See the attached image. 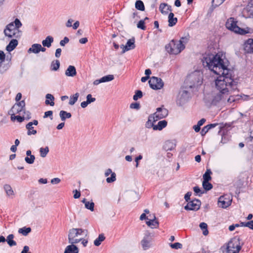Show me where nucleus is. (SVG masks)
Returning a JSON list of instances; mask_svg holds the SVG:
<instances>
[{
	"label": "nucleus",
	"mask_w": 253,
	"mask_h": 253,
	"mask_svg": "<svg viewBox=\"0 0 253 253\" xmlns=\"http://www.w3.org/2000/svg\"><path fill=\"white\" fill-rule=\"evenodd\" d=\"M232 74V70L225 69L215 80V86L218 92L213 96V103L224 101L229 94L237 90V82L234 80Z\"/></svg>",
	"instance_id": "obj_1"
},
{
	"label": "nucleus",
	"mask_w": 253,
	"mask_h": 253,
	"mask_svg": "<svg viewBox=\"0 0 253 253\" xmlns=\"http://www.w3.org/2000/svg\"><path fill=\"white\" fill-rule=\"evenodd\" d=\"M223 55L219 53L213 54L211 53L205 54L202 59L203 65L207 67L215 74L220 75L221 73L225 69H229L228 61L224 59Z\"/></svg>",
	"instance_id": "obj_2"
},
{
	"label": "nucleus",
	"mask_w": 253,
	"mask_h": 253,
	"mask_svg": "<svg viewBox=\"0 0 253 253\" xmlns=\"http://www.w3.org/2000/svg\"><path fill=\"white\" fill-rule=\"evenodd\" d=\"M22 24L19 19L16 18L13 22L7 25L3 31L4 35L9 38H20L22 32L19 28Z\"/></svg>",
	"instance_id": "obj_3"
},
{
	"label": "nucleus",
	"mask_w": 253,
	"mask_h": 253,
	"mask_svg": "<svg viewBox=\"0 0 253 253\" xmlns=\"http://www.w3.org/2000/svg\"><path fill=\"white\" fill-rule=\"evenodd\" d=\"M188 41V39L186 37H182L178 41L172 40L166 45V49L170 54H178L185 48V44Z\"/></svg>",
	"instance_id": "obj_4"
},
{
	"label": "nucleus",
	"mask_w": 253,
	"mask_h": 253,
	"mask_svg": "<svg viewBox=\"0 0 253 253\" xmlns=\"http://www.w3.org/2000/svg\"><path fill=\"white\" fill-rule=\"evenodd\" d=\"M88 235V231L82 228H72L69 230L68 239L70 244H76L82 240V238L86 237Z\"/></svg>",
	"instance_id": "obj_5"
},
{
	"label": "nucleus",
	"mask_w": 253,
	"mask_h": 253,
	"mask_svg": "<svg viewBox=\"0 0 253 253\" xmlns=\"http://www.w3.org/2000/svg\"><path fill=\"white\" fill-rule=\"evenodd\" d=\"M203 83V75L200 71H195L189 74L185 80L187 87L198 86Z\"/></svg>",
	"instance_id": "obj_6"
},
{
	"label": "nucleus",
	"mask_w": 253,
	"mask_h": 253,
	"mask_svg": "<svg viewBox=\"0 0 253 253\" xmlns=\"http://www.w3.org/2000/svg\"><path fill=\"white\" fill-rule=\"evenodd\" d=\"M226 27L228 29L241 35H245L248 33L244 29L238 27L237 25V21L232 17L227 20L226 22Z\"/></svg>",
	"instance_id": "obj_7"
},
{
	"label": "nucleus",
	"mask_w": 253,
	"mask_h": 253,
	"mask_svg": "<svg viewBox=\"0 0 253 253\" xmlns=\"http://www.w3.org/2000/svg\"><path fill=\"white\" fill-rule=\"evenodd\" d=\"M241 249L240 239L236 237L231 239L229 242L227 247V251L228 253H238Z\"/></svg>",
	"instance_id": "obj_8"
},
{
	"label": "nucleus",
	"mask_w": 253,
	"mask_h": 253,
	"mask_svg": "<svg viewBox=\"0 0 253 253\" xmlns=\"http://www.w3.org/2000/svg\"><path fill=\"white\" fill-rule=\"evenodd\" d=\"M153 237V235L148 231L145 232L144 237L141 241V245L144 250H148L151 247Z\"/></svg>",
	"instance_id": "obj_9"
},
{
	"label": "nucleus",
	"mask_w": 253,
	"mask_h": 253,
	"mask_svg": "<svg viewBox=\"0 0 253 253\" xmlns=\"http://www.w3.org/2000/svg\"><path fill=\"white\" fill-rule=\"evenodd\" d=\"M150 87L155 90L161 89L164 86V82L161 78L152 77L149 81Z\"/></svg>",
	"instance_id": "obj_10"
},
{
	"label": "nucleus",
	"mask_w": 253,
	"mask_h": 253,
	"mask_svg": "<svg viewBox=\"0 0 253 253\" xmlns=\"http://www.w3.org/2000/svg\"><path fill=\"white\" fill-rule=\"evenodd\" d=\"M190 96V93L188 91L185 89H181L179 92L177 103L179 105H182L188 100Z\"/></svg>",
	"instance_id": "obj_11"
},
{
	"label": "nucleus",
	"mask_w": 253,
	"mask_h": 253,
	"mask_svg": "<svg viewBox=\"0 0 253 253\" xmlns=\"http://www.w3.org/2000/svg\"><path fill=\"white\" fill-rule=\"evenodd\" d=\"M201 206V201L198 199H194L188 202L184 209L187 211H197Z\"/></svg>",
	"instance_id": "obj_12"
},
{
	"label": "nucleus",
	"mask_w": 253,
	"mask_h": 253,
	"mask_svg": "<svg viewBox=\"0 0 253 253\" xmlns=\"http://www.w3.org/2000/svg\"><path fill=\"white\" fill-rule=\"evenodd\" d=\"M169 114L168 109L164 108V106L158 108L156 112L153 114L155 118V120H159L166 118Z\"/></svg>",
	"instance_id": "obj_13"
},
{
	"label": "nucleus",
	"mask_w": 253,
	"mask_h": 253,
	"mask_svg": "<svg viewBox=\"0 0 253 253\" xmlns=\"http://www.w3.org/2000/svg\"><path fill=\"white\" fill-rule=\"evenodd\" d=\"M232 200L228 195L220 196L218 199V205L219 207L226 208L231 204Z\"/></svg>",
	"instance_id": "obj_14"
},
{
	"label": "nucleus",
	"mask_w": 253,
	"mask_h": 253,
	"mask_svg": "<svg viewBox=\"0 0 253 253\" xmlns=\"http://www.w3.org/2000/svg\"><path fill=\"white\" fill-rule=\"evenodd\" d=\"M25 106V103L24 100H22L15 103L10 110V113L19 114L24 110Z\"/></svg>",
	"instance_id": "obj_15"
},
{
	"label": "nucleus",
	"mask_w": 253,
	"mask_h": 253,
	"mask_svg": "<svg viewBox=\"0 0 253 253\" xmlns=\"http://www.w3.org/2000/svg\"><path fill=\"white\" fill-rule=\"evenodd\" d=\"M231 94L232 93L230 94L231 95L229 96V95H228L227 99L224 101H223L224 102L227 101V102L231 103L233 102L237 101L241 99L244 100H247L250 97L249 96L244 94L243 95H239L238 94L236 95L235 94Z\"/></svg>",
	"instance_id": "obj_16"
},
{
	"label": "nucleus",
	"mask_w": 253,
	"mask_h": 253,
	"mask_svg": "<svg viewBox=\"0 0 253 253\" xmlns=\"http://www.w3.org/2000/svg\"><path fill=\"white\" fill-rule=\"evenodd\" d=\"M134 42V39L132 38L127 41L126 45H124L123 44L121 45V48L123 49L122 53H124L125 52L130 49H134L135 47Z\"/></svg>",
	"instance_id": "obj_17"
},
{
	"label": "nucleus",
	"mask_w": 253,
	"mask_h": 253,
	"mask_svg": "<svg viewBox=\"0 0 253 253\" xmlns=\"http://www.w3.org/2000/svg\"><path fill=\"white\" fill-rule=\"evenodd\" d=\"M150 219H148L147 221H146V224L151 227V228H156L158 227L159 223L158 221L156 219V217L155 214L149 215Z\"/></svg>",
	"instance_id": "obj_18"
},
{
	"label": "nucleus",
	"mask_w": 253,
	"mask_h": 253,
	"mask_svg": "<svg viewBox=\"0 0 253 253\" xmlns=\"http://www.w3.org/2000/svg\"><path fill=\"white\" fill-rule=\"evenodd\" d=\"M244 49L246 53H253V39H249L245 42Z\"/></svg>",
	"instance_id": "obj_19"
},
{
	"label": "nucleus",
	"mask_w": 253,
	"mask_h": 253,
	"mask_svg": "<svg viewBox=\"0 0 253 253\" xmlns=\"http://www.w3.org/2000/svg\"><path fill=\"white\" fill-rule=\"evenodd\" d=\"M111 174V177L106 178V182L108 183L113 182L116 180V174L114 172H112L111 169H107L105 172V176H108Z\"/></svg>",
	"instance_id": "obj_20"
},
{
	"label": "nucleus",
	"mask_w": 253,
	"mask_h": 253,
	"mask_svg": "<svg viewBox=\"0 0 253 253\" xmlns=\"http://www.w3.org/2000/svg\"><path fill=\"white\" fill-rule=\"evenodd\" d=\"M79 248L74 244H70L65 249L64 253H79Z\"/></svg>",
	"instance_id": "obj_21"
},
{
	"label": "nucleus",
	"mask_w": 253,
	"mask_h": 253,
	"mask_svg": "<svg viewBox=\"0 0 253 253\" xmlns=\"http://www.w3.org/2000/svg\"><path fill=\"white\" fill-rule=\"evenodd\" d=\"M65 75L67 77H75L77 75L76 68L72 65L69 66L65 71Z\"/></svg>",
	"instance_id": "obj_22"
},
{
	"label": "nucleus",
	"mask_w": 253,
	"mask_h": 253,
	"mask_svg": "<svg viewBox=\"0 0 253 253\" xmlns=\"http://www.w3.org/2000/svg\"><path fill=\"white\" fill-rule=\"evenodd\" d=\"M18 44V42L16 39L11 40L8 44L6 47V49L8 52L14 50Z\"/></svg>",
	"instance_id": "obj_23"
},
{
	"label": "nucleus",
	"mask_w": 253,
	"mask_h": 253,
	"mask_svg": "<svg viewBox=\"0 0 253 253\" xmlns=\"http://www.w3.org/2000/svg\"><path fill=\"white\" fill-rule=\"evenodd\" d=\"M159 9L162 13L165 14H168L169 11H172L171 6L165 3L160 4Z\"/></svg>",
	"instance_id": "obj_24"
},
{
	"label": "nucleus",
	"mask_w": 253,
	"mask_h": 253,
	"mask_svg": "<svg viewBox=\"0 0 253 253\" xmlns=\"http://www.w3.org/2000/svg\"><path fill=\"white\" fill-rule=\"evenodd\" d=\"M3 189L6 193V196L12 198L14 196V192L11 186L9 184H5Z\"/></svg>",
	"instance_id": "obj_25"
},
{
	"label": "nucleus",
	"mask_w": 253,
	"mask_h": 253,
	"mask_svg": "<svg viewBox=\"0 0 253 253\" xmlns=\"http://www.w3.org/2000/svg\"><path fill=\"white\" fill-rule=\"evenodd\" d=\"M155 120V118L153 115H150L148 117L147 122L146 123L145 126L148 128H150L151 127L153 128L154 126H155L154 123L157 121V120Z\"/></svg>",
	"instance_id": "obj_26"
},
{
	"label": "nucleus",
	"mask_w": 253,
	"mask_h": 253,
	"mask_svg": "<svg viewBox=\"0 0 253 253\" xmlns=\"http://www.w3.org/2000/svg\"><path fill=\"white\" fill-rule=\"evenodd\" d=\"M217 125V124H211L205 126L202 129L201 131V134L202 136H204L205 134L209 131L211 129Z\"/></svg>",
	"instance_id": "obj_27"
},
{
	"label": "nucleus",
	"mask_w": 253,
	"mask_h": 253,
	"mask_svg": "<svg viewBox=\"0 0 253 253\" xmlns=\"http://www.w3.org/2000/svg\"><path fill=\"white\" fill-rule=\"evenodd\" d=\"M53 38L50 36L46 37L45 40L42 41V44L44 47H50L53 42Z\"/></svg>",
	"instance_id": "obj_28"
},
{
	"label": "nucleus",
	"mask_w": 253,
	"mask_h": 253,
	"mask_svg": "<svg viewBox=\"0 0 253 253\" xmlns=\"http://www.w3.org/2000/svg\"><path fill=\"white\" fill-rule=\"evenodd\" d=\"M167 125V122L166 120L160 121L157 125H155L153 129L155 130H161L165 128Z\"/></svg>",
	"instance_id": "obj_29"
},
{
	"label": "nucleus",
	"mask_w": 253,
	"mask_h": 253,
	"mask_svg": "<svg viewBox=\"0 0 253 253\" xmlns=\"http://www.w3.org/2000/svg\"><path fill=\"white\" fill-rule=\"evenodd\" d=\"M168 19L169 26V27L173 26L177 22V18L174 17V14L172 12H170L169 14Z\"/></svg>",
	"instance_id": "obj_30"
},
{
	"label": "nucleus",
	"mask_w": 253,
	"mask_h": 253,
	"mask_svg": "<svg viewBox=\"0 0 253 253\" xmlns=\"http://www.w3.org/2000/svg\"><path fill=\"white\" fill-rule=\"evenodd\" d=\"M82 202L84 204L85 208L88 210H90L91 211H94V204L93 202H88L84 198Z\"/></svg>",
	"instance_id": "obj_31"
},
{
	"label": "nucleus",
	"mask_w": 253,
	"mask_h": 253,
	"mask_svg": "<svg viewBox=\"0 0 253 253\" xmlns=\"http://www.w3.org/2000/svg\"><path fill=\"white\" fill-rule=\"evenodd\" d=\"M46 100L45 101V103L46 105H50L51 106H54V96L51 94H47L45 96Z\"/></svg>",
	"instance_id": "obj_32"
},
{
	"label": "nucleus",
	"mask_w": 253,
	"mask_h": 253,
	"mask_svg": "<svg viewBox=\"0 0 253 253\" xmlns=\"http://www.w3.org/2000/svg\"><path fill=\"white\" fill-rule=\"evenodd\" d=\"M26 128L28 129L27 134L31 135L32 134H36L37 133L36 130L34 129V127L32 125V122H29L26 126Z\"/></svg>",
	"instance_id": "obj_33"
},
{
	"label": "nucleus",
	"mask_w": 253,
	"mask_h": 253,
	"mask_svg": "<svg viewBox=\"0 0 253 253\" xmlns=\"http://www.w3.org/2000/svg\"><path fill=\"white\" fill-rule=\"evenodd\" d=\"M39 43H34L32 45L31 47L29 48L28 50V52L29 53H34L35 54L39 53Z\"/></svg>",
	"instance_id": "obj_34"
},
{
	"label": "nucleus",
	"mask_w": 253,
	"mask_h": 253,
	"mask_svg": "<svg viewBox=\"0 0 253 253\" xmlns=\"http://www.w3.org/2000/svg\"><path fill=\"white\" fill-rule=\"evenodd\" d=\"M59 116L62 121H64L66 119L70 118L72 116L70 113L67 112L65 111L61 110L59 113Z\"/></svg>",
	"instance_id": "obj_35"
},
{
	"label": "nucleus",
	"mask_w": 253,
	"mask_h": 253,
	"mask_svg": "<svg viewBox=\"0 0 253 253\" xmlns=\"http://www.w3.org/2000/svg\"><path fill=\"white\" fill-rule=\"evenodd\" d=\"M60 62L58 60H55L52 61L50 65V70L51 71H57L60 67Z\"/></svg>",
	"instance_id": "obj_36"
},
{
	"label": "nucleus",
	"mask_w": 253,
	"mask_h": 253,
	"mask_svg": "<svg viewBox=\"0 0 253 253\" xmlns=\"http://www.w3.org/2000/svg\"><path fill=\"white\" fill-rule=\"evenodd\" d=\"M14 235L13 234H9L7 237L6 241L10 247L15 246L16 245V242L13 240Z\"/></svg>",
	"instance_id": "obj_37"
},
{
	"label": "nucleus",
	"mask_w": 253,
	"mask_h": 253,
	"mask_svg": "<svg viewBox=\"0 0 253 253\" xmlns=\"http://www.w3.org/2000/svg\"><path fill=\"white\" fill-rule=\"evenodd\" d=\"M49 150L48 146H46L44 148H40L39 149L40 156L42 158H45L49 152Z\"/></svg>",
	"instance_id": "obj_38"
},
{
	"label": "nucleus",
	"mask_w": 253,
	"mask_h": 253,
	"mask_svg": "<svg viewBox=\"0 0 253 253\" xmlns=\"http://www.w3.org/2000/svg\"><path fill=\"white\" fill-rule=\"evenodd\" d=\"M105 239V237L103 234H99L98 237L94 241V245L96 246H99Z\"/></svg>",
	"instance_id": "obj_39"
},
{
	"label": "nucleus",
	"mask_w": 253,
	"mask_h": 253,
	"mask_svg": "<svg viewBox=\"0 0 253 253\" xmlns=\"http://www.w3.org/2000/svg\"><path fill=\"white\" fill-rule=\"evenodd\" d=\"M8 64H6L4 62L0 61V74H3L9 68Z\"/></svg>",
	"instance_id": "obj_40"
},
{
	"label": "nucleus",
	"mask_w": 253,
	"mask_h": 253,
	"mask_svg": "<svg viewBox=\"0 0 253 253\" xmlns=\"http://www.w3.org/2000/svg\"><path fill=\"white\" fill-rule=\"evenodd\" d=\"M79 96V94L78 93H76L73 96H71L69 104L70 105H73L75 104V103L77 101Z\"/></svg>",
	"instance_id": "obj_41"
},
{
	"label": "nucleus",
	"mask_w": 253,
	"mask_h": 253,
	"mask_svg": "<svg viewBox=\"0 0 253 253\" xmlns=\"http://www.w3.org/2000/svg\"><path fill=\"white\" fill-rule=\"evenodd\" d=\"M135 8L139 10L144 11L145 9L144 3L140 0H137L135 2Z\"/></svg>",
	"instance_id": "obj_42"
},
{
	"label": "nucleus",
	"mask_w": 253,
	"mask_h": 253,
	"mask_svg": "<svg viewBox=\"0 0 253 253\" xmlns=\"http://www.w3.org/2000/svg\"><path fill=\"white\" fill-rule=\"evenodd\" d=\"M200 227L203 230V234L205 236H207L209 234L208 230V225L207 223L205 222H202L200 224Z\"/></svg>",
	"instance_id": "obj_43"
},
{
	"label": "nucleus",
	"mask_w": 253,
	"mask_h": 253,
	"mask_svg": "<svg viewBox=\"0 0 253 253\" xmlns=\"http://www.w3.org/2000/svg\"><path fill=\"white\" fill-rule=\"evenodd\" d=\"M31 231V229L30 227L26 228L25 227L19 228L18 230V232L23 234L24 236H26Z\"/></svg>",
	"instance_id": "obj_44"
},
{
	"label": "nucleus",
	"mask_w": 253,
	"mask_h": 253,
	"mask_svg": "<svg viewBox=\"0 0 253 253\" xmlns=\"http://www.w3.org/2000/svg\"><path fill=\"white\" fill-rule=\"evenodd\" d=\"M211 169H207L206 172L203 175V181H210L211 178Z\"/></svg>",
	"instance_id": "obj_45"
},
{
	"label": "nucleus",
	"mask_w": 253,
	"mask_h": 253,
	"mask_svg": "<svg viewBox=\"0 0 253 253\" xmlns=\"http://www.w3.org/2000/svg\"><path fill=\"white\" fill-rule=\"evenodd\" d=\"M209 181H203V186L205 190L208 191L212 189V185L211 183L209 182Z\"/></svg>",
	"instance_id": "obj_46"
},
{
	"label": "nucleus",
	"mask_w": 253,
	"mask_h": 253,
	"mask_svg": "<svg viewBox=\"0 0 253 253\" xmlns=\"http://www.w3.org/2000/svg\"><path fill=\"white\" fill-rule=\"evenodd\" d=\"M102 83H105L107 82L111 81L114 79V77L112 75H109L102 77L101 78Z\"/></svg>",
	"instance_id": "obj_47"
},
{
	"label": "nucleus",
	"mask_w": 253,
	"mask_h": 253,
	"mask_svg": "<svg viewBox=\"0 0 253 253\" xmlns=\"http://www.w3.org/2000/svg\"><path fill=\"white\" fill-rule=\"evenodd\" d=\"M35 157L34 155L29 156L25 158V162L28 164H32L34 163Z\"/></svg>",
	"instance_id": "obj_48"
},
{
	"label": "nucleus",
	"mask_w": 253,
	"mask_h": 253,
	"mask_svg": "<svg viewBox=\"0 0 253 253\" xmlns=\"http://www.w3.org/2000/svg\"><path fill=\"white\" fill-rule=\"evenodd\" d=\"M173 146V143L169 141L166 142L164 145V148L166 150H170L172 149Z\"/></svg>",
	"instance_id": "obj_49"
},
{
	"label": "nucleus",
	"mask_w": 253,
	"mask_h": 253,
	"mask_svg": "<svg viewBox=\"0 0 253 253\" xmlns=\"http://www.w3.org/2000/svg\"><path fill=\"white\" fill-rule=\"evenodd\" d=\"M142 92L141 90H136L135 94L133 96L134 100H137L138 98H141L142 97Z\"/></svg>",
	"instance_id": "obj_50"
},
{
	"label": "nucleus",
	"mask_w": 253,
	"mask_h": 253,
	"mask_svg": "<svg viewBox=\"0 0 253 253\" xmlns=\"http://www.w3.org/2000/svg\"><path fill=\"white\" fill-rule=\"evenodd\" d=\"M170 246L171 248L174 249H179L182 248V245L180 243H175L174 244H170Z\"/></svg>",
	"instance_id": "obj_51"
},
{
	"label": "nucleus",
	"mask_w": 253,
	"mask_h": 253,
	"mask_svg": "<svg viewBox=\"0 0 253 253\" xmlns=\"http://www.w3.org/2000/svg\"><path fill=\"white\" fill-rule=\"evenodd\" d=\"M145 23L143 20H140L137 24V27L139 29L145 30L146 27L144 25Z\"/></svg>",
	"instance_id": "obj_52"
},
{
	"label": "nucleus",
	"mask_w": 253,
	"mask_h": 253,
	"mask_svg": "<svg viewBox=\"0 0 253 253\" xmlns=\"http://www.w3.org/2000/svg\"><path fill=\"white\" fill-rule=\"evenodd\" d=\"M22 112H23L24 114L23 115V116L24 120H29L31 118V113H30V112L26 111L25 108L24 109V110Z\"/></svg>",
	"instance_id": "obj_53"
},
{
	"label": "nucleus",
	"mask_w": 253,
	"mask_h": 253,
	"mask_svg": "<svg viewBox=\"0 0 253 253\" xmlns=\"http://www.w3.org/2000/svg\"><path fill=\"white\" fill-rule=\"evenodd\" d=\"M130 108L136 110H139L140 108V104L138 102H134L130 104Z\"/></svg>",
	"instance_id": "obj_54"
},
{
	"label": "nucleus",
	"mask_w": 253,
	"mask_h": 253,
	"mask_svg": "<svg viewBox=\"0 0 253 253\" xmlns=\"http://www.w3.org/2000/svg\"><path fill=\"white\" fill-rule=\"evenodd\" d=\"M224 1L225 0H212V3L213 5L217 6L221 5Z\"/></svg>",
	"instance_id": "obj_55"
},
{
	"label": "nucleus",
	"mask_w": 253,
	"mask_h": 253,
	"mask_svg": "<svg viewBox=\"0 0 253 253\" xmlns=\"http://www.w3.org/2000/svg\"><path fill=\"white\" fill-rule=\"evenodd\" d=\"M95 100V98L92 97L90 94H89L86 96V101L89 104L94 102Z\"/></svg>",
	"instance_id": "obj_56"
},
{
	"label": "nucleus",
	"mask_w": 253,
	"mask_h": 253,
	"mask_svg": "<svg viewBox=\"0 0 253 253\" xmlns=\"http://www.w3.org/2000/svg\"><path fill=\"white\" fill-rule=\"evenodd\" d=\"M69 42V39H68V38L65 37H64L63 40H61L60 42V45L61 46H64L65 45V44Z\"/></svg>",
	"instance_id": "obj_57"
},
{
	"label": "nucleus",
	"mask_w": 253,
	"mask_h": 253,
	"mask_svg": "<svg viewBox=\"0 0 253 253\" xmlns=\"http://www.w3.org/2000/svg\"><path fill=\"white\" fill-rule=\"evenodd\" d=\"M52 114L53 112L52 111H48L44 113V115L43 116L44 118H47L48 117H49L51 120H52Z\"/></svg>",
	"instance_id": "obj_58"
},
{
	"label": "nucleus",
	"mask_w": 253,
	"mask_h": 253,
	"mask_svg": "<svg viewBox=\"0 0 253 253\" xmlns=\"http://www.w3.org/2000/svg\"><path fill=\"white\" fill-rule=\"evenodd\" d=\"M74 193V198L75 199H78L81 196L80 192L77 190H74L73 192Z\"/></svg>",
	"instance_id": "obj_59"
},
{
	"label": "nucleus",
	"mask_w": 253,
	"mask_h": 253,
	"mask_svg": "<svg viewBox=\"0 0 253 253\" xmlns=\"http://www.w3.org/2000/svg\"><path fill=\"white\" fill-rule=\"evenodd\" d=\"M5 58V55L4 52L2 50H0V61L4 62Z\"/></svg>",
	"instance_id": "obj_60"
},
{
	"label": "nucleus",
	"mask_w": 253,
	"mask_h": 253,
	"mask_svg": "<svg viewBox=\"0 0 253 253\" xmlns=\"http://www.w3.org/2000/svg\"><path fill=\"white\" fill-rule=\"evenodd\" d=\"M191 195H192L191 192H188L185 195L184 199L186 202H189V200L190 199V196H191Z\"/></svg>",
	"instance_id": "obj_61"
},
{
	"label": "nucleus",
	"mask_w": 253,
	"mask_h": 253,
	"mask_svg": "<svg viewBox=\"0 0 253 253\" xmlns=\"http://www.w3.org/2000/svg\"><path fill=\"white\" fill-rule=\"evenodd\" d=\"M61 51H62V50L61 48H58L56 49L55 53V56L56 58L60 57V56H61Z\"/></svg>",
	"instance_id": "obj_62"
},
{
	"label": "nucleus",
	"mask_w": 253,
	"mask_h": 253,
	"mask_svg": "<svg viewBox=\"0 0 253 253\" xmlns=\"http://www.w3.org/2000/svg\"><path fill=\"white\" fill-rule=\"evenodd\" d=\"M61 181V180L59 178H54L51 179V183L53 184H56L59 183Z\"/></svg>",
	"instance_id": "obj_63"
},
{
	"label": "nucleus",
	"mask_w": 253,
	"mask_h": 253,
	"mask_svg": "<svg viewBox=\"0 0 253 253\" xmlns=\"http://www.w3.org/2000/svg\"><path fill=\"white\" fill-rule=\"evenodd\" d=\"M29 247L27 246H25L23 247V249L21 253H31V252H29Z\"/></svg>",
	"instance_id": "obj_64"
}]
</instances>
